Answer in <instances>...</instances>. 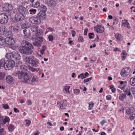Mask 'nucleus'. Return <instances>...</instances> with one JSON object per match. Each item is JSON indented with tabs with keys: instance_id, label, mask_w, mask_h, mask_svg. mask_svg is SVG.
<instances>
[{
	"instance_id": "obj_1",
	"label": "nucleus",
	"mask_w": 135,
	"mask_h": 135,
	"mask_svg": "<svg viewBox=\"0 0 135 135\" xmlns=\"http://www.w3.org/2000/svg\"><path fill=\"white\" fill-rule=\"evenodd\" d=\"M22 46L19 47L20 52L21 53L30 55L33 52V47L32 45L29 42L23 40L21 42Z\"/></svg>"
},
{
	"instance_id": "obj_2",
	"label": "nucleus",
	"mask_w": 135,
	"mask_h": 135,
	"mask_svg": "<svg viewBox=\"0 0 135 135\" xmlns=\"http://www.w3.org/2000/svg\"><path fill=\"white\" fill-rule=\"evenodd\" d=\"M37 32L35 35H33L32 40L35 41L33 42V45L38 47L41 46V44L43 41V38L40 36L42 35L43 32L42 30H37Z\"/></svg>"
},
{
	"instance_id": "obj_3",
	"label": "nucleus",
	"mask_w": 135,
	"mask_h": 135,
	"mask_svg": "<svg viewBox=\"0 0 135 135\" xmlns=\"http://www.w3.org/2000/svg\"><path fill=\"white\" fill-rule=\"evenodd\" d=\"M15 75L19 79H21L22 82L25 83L28 82L32 78V76L30 74L22 71H18L15 74Z\"/></svg>"
},
{
	"instance_id": "obj_4",
	"label": "nucleus",
	"mask_w": 135,
	"mask_h": 135,
	"mask_svg": "<svg viewBox=\"0 0 135 135\" xmlns=\"http://www.w3.org/2000/svg\"><path fill=\"white\" fill-rule=\"evenodd\" d=\"M25 60L26 64H28L32 66L41 67L38 60L33 56L26 57Z\"/></svg>"
},
{
	"instance_id": "obj_5",
	"label": "nucleus",
	"mask_w": 135,
	"mask_h": 135,
	"mask_svg": "<svg viewBox=\"0 0 135 135\" xmlns=\"http://www.w3.org/2000/svg\"><path fill=\"white\" fill-rule=\"evenodd\" d=\"M15 64L14 61L13 60H8L5 61L4 59V68L6 70L11 69L14 66Z\"/></svg>"
},
{
	"instance_id": "obj_6",
	"label": "nucleus",
	"mask_w": 135,
	"mask_h": 135,
	"mask_svg": "<svg viewBox=\"0 0 135 135\" xmlns=\"http://www.w3.org/2000/svg\"><path fill=\"white\" fill-rule=\"evenodd\" d=\"M17 12L23 14H27L29 13L28 9L22 5H19L18 6L17 9Z\"/></svg>"
},
{
	"instance_id": "obj_7",
	"label": "nucleus",
	"mask_w": 135,
	"mask_h": 135,
	"mask_svg": "<svg viewBox=\"0 0 135 135\" xmlns=\"http://www.w3.org/2000/svg\"><path fill=\"white\" fill-rule=\"evenodd\" d=\"M8 20L7 16L4 13L0 14V23L4 24L7 23Z\"/></svg>"
},
{
	"instance_id": "obj_8",
	"label": "nucleus",
	"mask_w": 135,
	"mask_h": 135,
	"mask_svg": "<svg viewBox=\"0 0 135 135\" xmlns=\"http://www.w3.org/2000/svg\"><path fill=\"white\" fill-rule=\"evenodd\" d=\"M23 15L22 13L17 12L15 17V19L16 22H17L23 20L25 18V17Z\"/></svg>"
},
{
	"instance_id": "obj_9",
	"label": "nucleus",
	"mask_w": 135,
	"mask_h": 135,
	"mask_svg": "<svg viewBox=\"0 0 135 135\" xmlns=\"http://www.w3.org/2000/svg\"><path fill=\"white\" fill-rule=\"evenodd\" d=\"M129 69L128 67L123 69L121 72V75L123 77L128 75L130 73V70Z\"/></svg>"
},
{
	"instance_id": "obj_10",
	"label": "nucleus",
	"mask_w": 135,
	"mask_h": 135,
	"mask_svg": "<svg viewBox=\"0 0 135 135\" xmlns=\"http://www.w3.org/2000/svg\"><path fill=\"white\" fill-rule=\"evenodd\" d=\"M13 9L12 5L8 3L4 4L3 7V11L6 12L10 11Z\"/></svg>"
},
{
	"instance_id": "obj_11",
	"label": "nucleus",
	"mask_w": 135,
	"mask_h": 135,
	"mask_svg": "<svg viewBox=\"0 0 135 135\" xmlns=\"http://www.w3.org/2000/svg\"><path fill=\"white\" fill-rule=\"evenodd\" d=\"M37 17L41 21L45 19L46 15L45 12L42 11H40L37 14Z\"/></svg>"
},
{
	"instance_id": "obj_12",
	"label": "nucleus",
	"mask_w": 135,
	"mask_h": 135,
	"mask_svg": "<svg viewBox=\"0 0 135 135\" xmlns=\"http://www.w3.org/2000/svg\"><path fill=\"white\" fill-rule=\"evenodd\" d=\"M29 21L33 23L39 24L41 23V21L38 18L36 17H31L29 19Z\"/></svg>"
},
{
	"instance_id": "obj_13",
	"label": "nucleus",
	"mask_w": 135,
	"mask_h": 135,
	"mask_svg": "<svg viewBox=\"0 0 135 135\" xmlns=\"http://www.w3.org/2000/svg\"><path fill=\"white\" fill-rule=\"evenodd\" d=\"M56 0H47L46 3L48 6L50 7H54L56 5Z\"/></svg>"
},
{
	"instance_id": "obj_14",
	"label": "nucleus",
	"mask_w": 135,
	"mask_h": 135,
	"mask_svg": "<svg viewBox=\"0 0 135 135\" xmlns=\"http://www.w3.org/2000/svg\"><path fill=\"white\" fill-rule=\"evenodd\" d=\"M5 43L9 45H13L15 42L12 38L7 37L5 38Z\"/></svg>"
},
{
	"instance_id": "obj_15",
	"label": "nucleus",
	"mask_w": 135,
	"mask_h": 135,
	"mask_svg": "<svg viewBox=\"0 0 135 135\" xmlns=\"http://www.w3.org/2000/svg\"><path fill=\"white\" fill-rule=\"evenodd\" d=\"M6 80L7 82L9 84H13L15 82L14 78L10 75H8L7 76Z\"/></svg>"
},
{
	"instance_id": "obj_16",
	"label": "nucleus",
	"mask_w": 135,
	"mask_h": 135,
	"mask_svg": "<svg viewBox=\"0 0 135 135\" xmlns=\"http://www.w3.org/2000/svg\"><path fill=\"white\" fill-rule=\"evenodd\" d=\"M13 59L17 60H19L21 59V56L19 53L17 51L13 52Z\"/></svg>"
},
{
	"instance_id": "obj_17",
	"label": "nucleus",
	"mask_w": 135,
	"mask_h": 135,
	"mask_svg": "<svg viewBox=\"0 0 135 135\" xmlns=\"http://www.w3.org/2000/svg\"><path fill=\"white\" fill-rule=\"evenodd\" d=\"M24 36L25 38H28L30 36L31 34L30 30L28 29H25L23 30Z\"/></svg>"
},
{
	"instance_id": "obj_18",
	"label": "nucleus",
	"mask_w": 135,
	"mask_h": 135,
	"mask_svg": "<svg viewBox=\"0 0 135 135\" xmlns=\"http://www.w3.org/2000/svg\"><path fill=\"white\" fill-rule=\"evenodd\" d=\"M5 27L4 26H0V34L3 35H6L7 31L6 30Z\"/></svg>"
},
{
	"instance_id": "obj_19",
	"label": "nucleus",
	"mask_w": 135,
	"mask_h": 135,
	"mask_svg": "<svg viewBox=\"0 0 135 135\" xmlns=\"http://www.w3.org/2000/svg\"><path fill=\"white\" fill-rule=\"evenodd\" d=\"M104 31V27H102L101 25H99L97 26L96 31L98 33H101L103 32Z\"/></svg>"
},
{
	"instance_id": "obj_20",
	"label": "nucleus",
	"mask_w": 135,
	"mask_h": 135,
	"mask_svg": "<svg viewBox=\"0 0 135 135\" xmlns=\"http://www.w3.org/2000/svg\"><path fill=\"white\" fill-rule=\"evenodd\" d=\"M66 100H64L63 101H62L60 103V104L59 105V106L60 107V108L61 109H63L65 108L64 106H67V104H65L64 103L66 102Z\"/></svg>"
},
{
	"instance_id": "obj_21",
	"label": "nucleus",
	"mask_w": 135,
	"mask_h": 135,
	"mask_svg": "<svg viewBox=\"0 0 135 135\" xmlns=\"http://www.w3.org/2000/svg\"><path fill=\"white\" fill-rule=\"evenodd\" d=\"M40 3L38 1L35 2V4H34V3H31L30 4V5L31 6L35 8L37 7L40 6Z\"/></svg>"
},
{
	"instance_id": "obj_22",
	"label": "nucleus",
	"mask_w": 135,
	"mask_h": 135,
	"mask_svg": "<svg viewBox=\"0 0 135 135\" xmlns=\"http://www.w3.org/2000/svg\"><path fill=\"white\" fill-rule=\"evenodd\" d=\"M5 38L3 37L0 36V45L2 46L5 43Z\"/></svg>"
},
{
	"instance_id": "obj_23",
	"label": "nucleus",
	"mask_w": 135,
	"mask_h": 135,
	"mask_svg": "<svg viewBox=\"0 0 135 135\" xmlns=\"http://www.w3.org/2000/svg\"><path fill=\"white\" fill-rule=\"evenodd\" d=\"M21 27L23 29L28 28L30 27V25L28 23H26L22 24L21 25Z\"/></svg>"
},
{
	"instance_id": "obj_24",
	"label": "nucleus",
	"mask_w": 135,
	"mask_h": 135,
	"mask_svg": "<svg viewBox=\"0 0 135 135\" xmlns=\"http://www.w3.org/2000/svg\"><path fill=\"white\" fill-rule=\"evenodd\" d=\"M36 68H34L32 67H30L29 68L33 72L37 71L40 69V67H35Z\"/></svg>"
},
{
	"instance_id": "obj_25",
	"label": "nucleus",
	"mask_w": 135,
	"mask_h": 135,
	"mask_svg": "<svg viewBox=\"0 0 135 135\" xmlns=\"http://www.w3.org/2000/svg\"><path fill=\"white\" fill-rule=\"evenodd\" d=\"M123 26L126 27L128 28H130V26L129 23L128 22L127 20H126L125 22H123L122 24Z\"/></svg>"
},
{
	"instance_id": "obj_26",
	"label": "nucleus",
	"mask_w": 135,
	"mask_h": 135,
	"mask_svg": "<svg viewBox=\"0 0 135 135\" xmlns=\"http://www.w3.org/2000/svg\"><path fill=\"white\" fill-rule=\"evenodd\" d=\"M38 26L35 25H33L31 27V31L33 32H36L37 31Z\"/></svg>"
},
{
	"instance_id": "obj_27",
	"label": "nucleus",
	"mask_w": 135,
	"mask_h": 135,
	"mask_svg": "<svg viewBox=\"0 0 135 135\" xmlns=\"http://www.w3.org/2000/svg\"><path fill=\"white\" fill-rule=\"evenodd\" d=\"M130 84L133 86H135V77L132 78L130 80Z\"/></svg>"
},
{
	"instance_id": "obj_28",
	"label": "nucleus",
	"mask_w": 135,
	"mask_h": 135,
	"mask_svg": "<svg viewBox=\"0 0 135 135\" xmlns=\"http://www.w3.org/2000/svg\"><path fill=\"white\" fill-rule=\"evenodd\" d=\"M126 94H123L120 95L119 98L121 100L123 101L124 99L126 98Z\"/></svg>"
},
{
	"instance_id": "obj_29",
	"label": "nucleus",
	"mask_w": 135,
	"mask_h": 135,
	"mask_svg": "<svg viewBox=\"0 0 135 135\" xmlns=\"http://www.w3.org/2000/svg\"><path fill=\"white\" fill-rule=\"evenodd\" d=\"M121 56L122 57V60H124L127 56V53L126 52L124 51H122V53L121 54Z\"/></svg>"
},
{
	"instance_id": "obj_30",
	"label": "nucleus",
	"mask_w": 135,
	"mask_h": 135,
	"mask_svg": "<svg viewBox=\"0 0 135 135\" xmlns=\"http://www.w3.org/2000/svg\"><path fill=\"white\" fill-rule=\"evenodd\" d=\"M4 59H2L0 60V69L2 67L4 68Z\"/></svg>"
},
{
	"instance_id": "obj_31",
	"label": "nucleus",
	"mask_w": 135,
	"mask_h": 135,
	"mask_svg": "<svg viewBox=\"0 0 135 135\" xmlns=\"http://www.w3.org/2000/svg\"><path fill=\"white\" fill-rule=\"evenodd\" d=\"M115 36L116 38L119 40H120L122 37L120 34H117L115 35Z\"/></svg>"
},
{
	"instance_id": "obj_32",
	"label": "nucleus",
	"mask_w": 135,
	"mask_h": 135,
	"mask_svg": "<svg viewBox=\"0 0 135 135\" xmlns=\"http://www.w3.org/2000/svg\"><path fill=\"white\" fill-rule=\"evenodd\" d=\"M5 76L6 74L4 72H0V80L3 79Z\"/></svg>"
},
{
	"instance_id": "obj_33",
	"label": "nucleus",
	"mask_w": 135,
	"mask_h": 135,
	"mask_svg": "<svg viewBox=\"0 0 135 135\" xmlns=\"http://www.w3.org/2000/svg\"><path fill=\"white\" fill-rule=\"evenodd\" d=\"M40 7L42 9V10L41 11H42L45 12L46 10V6L43 5H41L40 6Z\"/></svg>"
},
{
	"instance_id": "obj_34",
	"label": "nucleus",
	"mask_w": 135,
	"mask_h": 135,
	"mask_svg": "<svg viewBox=\"0 0 135 135\" xmlns=\"http://www.w3.org/2000/svg\"><path fill=\"white\" fill-rule=\"evenodd\" d=\"M42 49L40 51L41 53L43 55L44 53V52L46 49V47L45 46H42Z\"/></svg>"
},
{
	"instance_id": "obj_35",
	"label": "nucleus",
	"mask_w": 135,
	"mask_h": 135,
	"mask_svg": "<svg viewBox=\"0 0 135 135\" xmlns=\"http://www.w3.org/2000/svg\"><path fill=\"white\" fill-rule=\"evenodd\" d=\"M129 119L131 120H134L135 118V114H130Z\"/></svg>"
},
{
	"instance_id": "obj_36",
	"label": "nucleus",
	"mask_w": 135,
	"mask_h": 135,
	"mask_svg": "<svg viewBox=\"0 0 135 135\" xmlns=\"http://www.w3.org/2000/svg\"><path fill=\"white\" fill-rule=\"evenodd\" d=\"M36 11V10L35 9H31L30 11V14H35Z\"/></svg>"
},
{
	"instance_id": "obj_37",
	"label": "nucleus",
	"mask_w": 135,
	"mask_h": 135,
	"mask_svg": "<svg viewBox=\"0 0 135 135\" xmlns=\"http://www.w3.org/2000/svg\"><path fill=\"white\" fill-rule=\"evenodd\" d=\"M14 126L13 125H9L8 128L9 130V131L11 132L14 129Z\"/></svg>"
},
{
	"instance_id": "obj_38",
	"label": "nucleus",
	"mask_w": 135,
	"mask_h": 135,
	"mask_svg": "<svg viewBox=\"0 0 135 135\" xmlns=\"http://www.w3.org/2000/svg\"><path fill=\"white\" fill-rule=\"evenodd\" d=\"M27 66L25 65H22L21 66L20 69L23 71H25L27 70Z\"/></svg>"
},
{
	"instance_id": "obj_39",
	"label": "nucleus",
	"mask_w": 135,
	"mask_h": 135,
	"mask_svg": "<svg viewBox=\"0 0 135 135\" xmlns=\"http://www.w3.org/2000/svg\"><path fill=\"white\" fill-rule=\"evenodd\" d=\"M70 88V86H66L64 90H65L66 93L69 92V89Z\"/></svg>"
},
{
	"instance_id": "obj_40",
	"label": "nucleus",
	"mask_w": 135,
	"mask_h": 135,
	"mask_svg": "<svg viewBox=\"0 0 135 135\" xmlns=\"http://www.w3.org/2000/svg\"><path fill=\"white\" fill-rule=\"evenodd\" d=\"M74 92L76 94H78L80 93V90L78 89H75L74 90Z\"/></svg>"
},
{
	"instance_id": "obj_41",
	"label": "nucleus",
	"mask_w": 135,
	"mask_h": 135,
	"mask_svg": "<svg viewBox=\"0 0 135 135\" xmlns=\"http://www.w3.org/2000/svg\"><path fill=\"white\" fill-rule=\"evenodd\" d=\"M2 105L3 108L5 109H8L9 108V106L7 104H3Z\"/></svg>"
},
{
	"instance_id": "obj_42",
	"label": "nucleus",
	"mask_w": 135,
	"mask_h": 135,
	"mask_svg": "<svg viewBox=\"0 0 135 135\" xmlns=\"http://www.w3.org/2000/svg\"><path fill=\"white\" fill-rule=\"evenodd\" d=\"M48 38L50 41H52L54 39L53 36L52 35H50L49 36Z\"/></svg>"
},
{
	"instance_id": "obj_43",
	"label": "nucleus",
	"mask_w": 135,
	"mask_h": 135,
	"mask_svg": "<svg viewBox=\"0 0 135 135\" xmlns=\"http://www.w3.org/2000/svg\"><path fill=\"white\" fill-rule=\"evenodd\" d=\"M92 79V77H90L88 79H84V83H86L87 82H88L90 80Z\"/></svg>"
},
{
	"instance_id": "obj_44",
	"label": "nucleus",
	"mask_w": 135,
	"mask_h": 135,
	"mask_svg": "<svg viewBox=\"0 0 135 135\" xmlns=\"http://www.w3.org/2000/svg\"><path fill=\"white\" fill-rule=\"evenodd\" d=\"M94 105V104L91 102L90 104L89 103V109H91L92 108V107H93V105Z\"/></svg>"
},
{
	"instance_id": "obj_45",
	"label": "nucleus",
	"mask_w": 135,
	"mask_h": 135,
	"mask_svg": "<svg viewBox=\"0 0 135 135\" xmlns=\"http://www.w3.org/2000/svg\"><path fill=\"white\" fill-rule=\"evenodd\" d=\"M132 112L133 111L132 110L131 111V110L130 109H128L126 111V113L128 114H131L132 113Z\"/></svg>"
},
{
	"instance_id": "obj_46",
	"label": "nucleus",
	"mask_w": 135,
	"mask_h": 135,
	"mask_svg": "<svg viewBox=\"0 0 135 135\" xmlns=\"http://www.w3.org/2000/svg\"><path fill=\"white\" fill-rule=\"evenodd\" d=\"M78 40L79 41L83 42L84 41V40L81 36H79L78 38Z\"/></svg>"
},
{
	"instance_id": "obj_47",
	"label": "nucleus",
	"mask_w": 135,
	"mask_h": 135,
	"mask_svg": "<svg viewBox=\"0 0 135 135\" xmlns=\"http://www.w3.org/2000/svg\"><path fill=\"white\" fill-rule=\"evenodd\" d=\"M26 125L27 126H29L30 124L31 121L30 120H26Z\"/></svg>"
},
{
	"instance_id": "obj_48",
	"label": "nucleus",
	"mask_w": 135,
	"mask_h": 135,
	"mask_svg": "<svg viewBox=\"0 0 135 135\" xmlns=\"http://www.w3.org/2000/svg\"><path fill=\"white\" fill-rule=\"evenodd\" d=\"M123 91L124 92H125L126 93V94H127L129 93V92L130 91V90L129 89H124V90H123Z\"/></svg>"
},
{
	"instance_id": "obj_49",
	"label": "nucleus",
	"mask_w": 135,
	"mask_h": 135,
	"mask_svg": "<svg viewBox=\"0 0 135 135\" xmlns=\"http://www.w3.org/2000/svg\"><path fill=\"white\" fill-rule=\"evenodd\" d=\"M11 53H7L6 55V58L7 59H9V57L10 56V55H11Z\"/></svg>"
},
{
	"instance_id": "obj_50",
	"label": "nucleus",
	"mask_w": 135,
	"mask_h": 135,
	"mask_svg": "<svg viewBox=\"0 0 135 135\" xmlns=\"http://www.w3.org/2000/svg\"><path fill=\"white\" fill-rule=\"evenodd\" d=\"M71 32L72 36L74 37L75 36V34H76V33L75 31L73 30L71 31Z\"/></svg>"
},
{
	"instance_id": "obj_51",
	"label": "nucleus",
	"mask_w": 135,
	"mask_h": 135,
	"mask_svg": "<svg viewBox=\"0 0 135 135\" xmlns=\"http://www.w3.org/2000/svg\"><path fill=\"white\" fill-rule=\"evenodd\" d=\"M92 35H94V33H89V38L90 39L93 38V37L92 36Z\"/></svg>"
},
{
	"instance_id": "obj_52",
	"label": "nucleus",
	"mask_w": 135,
	"mask_h": 135,
	"mask_svg": "<svg viewBox=\"0 0 135 135\" xmlns=\"http://www.w3.org/2000/svg\"><path fill=\"white\" fill-rule=\"evenodd\" d=\"M106 98L107 100H110L111 99V96L109 95L108 96H107Z\"/></svg>"
},
{
	"instance_id": "obj_53",
	"label": "nucleus",
	"mask_w": 135,
	"mask_h": 135,
	"mask_svg": "<svg viewBox=\"0 0 135 135\" xmlns=\"http://www.w3.org/2000/svg\"><path fill=\"white\" fill-rule=\"evenodd\" d=\"M32 77H33L32 79L31 80V82L32 83L33 82H34L36 80V78L33 77V75L31 76Z\"/></svg>"
},
{
	"instance_id": "obj_54",
	"label": "nucleus",
	"mask_w": 135,
	"mask_h": 135,
	"mask_svg": "<svg viewBox=\"0 0 135 135\" xmlns=\"http://www.w3.org/2000/svg\"><path fill=\"white\" fill-rule=\"evenodd\" d=\"M88 31V29L87 28H86L85 29L84 32V35H87V33Z\"/></svg>"
},
{
	"instance_id": "obj_55",
	"label": "nucleus",
	"mask_w": 135,
	"mask_h": 135,
	"mask_svg": "<svg viewBox=\"0 0 135 135\" xmlns=\"http://www.w3.org/2000/svg\"><path fill=\"white\" fill-rule=\"evenodd\" d=\"M13 52L12 53H11V55H10V56L9 57V59H13Z\"/></svg>"
},
{
	"instance_id": "obj_56",
	"label": "nucleus",
	"mask_w": 135,
	"mask_h": 135,
	"mask_svg": "<svg viewBox=\"0 0 135 135\" xmlns=\"http://www.w3.org/2000/svg\"><path fill=\"white\" fill-rule=\"evenodd\" d=\"M13 30L14 31L16 32H18V29H17L16 28H14L13 29Z\"/></svg>"
},
{
	"instance_id": "obj_57",
	"label": "nucleus",
	"mask_w": 135,
	"mask_h": 135,
	"mask_svg": "<svg viewBox=\"0 0 135 135\" xmlns=\"http://www.w3.org/2000/svg\"><path fill=\"white\" fill-rule=\"evenodd\" d=\"M106 122L105 121V120H103L100 123L102 126H103L104 124Z\"/></svg>"
},
{
	"instance_id": "obj_58",
	"label": "nucleus",
	"mask_w": 135,
	"mask_h": 135,
	"mask_svg": "<svg viewBox=\"0 0 135 135\" xmlns=\"http://www.w3.org/2000/svg\"><path fill=\"white\" fill-rule=\"evenodd\" d=\"M99 37H98V36H97V37H96L95 39L94 40V41H96L97 42H99Z\"/></svg>"
},
{
	"instance_id": "obj_59",
	"label": "nucleus",
	"mask_w": 135,
	"mask_h": 135,
	"mask_svg": "<svg viewBox=\"0 0 135 135\" xmlns=\"http://www.w3.org/2000/svg\"><path fill=\"white\" fill-rule=\"evenodd\" d=\"M80 76H81V78L82 79H84L85 78V77L84 76V75L83 73H82L80 74Z\"/></svg>"
},
{
	"instance_id": "obj_60",
	"label": "nucleus",
	"mask_w": 135,
	"mask_h": 135,
	"mask_svg": "<svg viewBox=\"0 0 135 135\" xmlns=\"http://www.w3.org/2000/svg\"><path fill=\"white\" fill-rule=\"evenodd\" d=\"M14 111L15 112H19V110H17V109L15 108H14Z\"/></svg>"
},
{
	"instance_id": "obj_61",
	"label": "nucleus",
	"mask_w": 135,
	"mask_h": 135,
	"mask_svg": "<svg viewBox=\"0 0 135 135\" xmlns=\"http://www.w3.org/2000/svg\"><path fill=\"white\" fill-rule=\"evenodd\" d=\"M131 9H132V11L133 12H135V7H131Z\"/></svg>"
},
{
	"instance_id": "obj_62",
	"label": "nucleus",
	"mask_w": 135,
	"mask_h": 135,
	"mask_svg": "<svg viewBox=\"0 0 135 135\" xmlns=\"http://www.w3.org/2000/svg\"><path fill=\"white\" fill-rule=\"evenodd\" d=\"M11 48L14 50H15L16 49V47L14 46H11Z\"/></svg>"
},
{
	"instance_id": "obj_63",
	"label": "nucleus",
	"mask_w": 135,
	"mask_h": 135,
	"mask_svg": "<svg viewBox=\"0 0 135 135\" xmlns=\"http://www.w3.org/2000/svg\"><path fill=\"white\" fill-rule=\"evenodd\" d=\"M127 95H128L130 97H132V95L131 94V93L130 91L127 94Z\"/></svg>"
},
{
	"instance_id": "obj_64",
	"label": "nucleus",
	"mask_w": 135,
	"mask_h": 135,
	"mask_svg": "<svg viewBox=\"0 0 135 135\" xmlns=\"http://www.w3.org/2000/svg\"><path fill=\"white\" fill-rule=\"evenodd\" d=\"M64 127L63 126L61 127L60 128V130L61 131H63L64 130Z\"/></svg>"
}]
</instances>
